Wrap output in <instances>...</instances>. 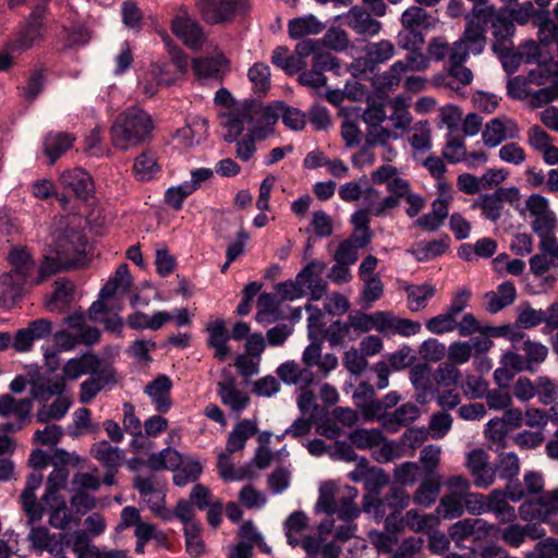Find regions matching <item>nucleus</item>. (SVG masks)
I'll return each instance as SVG.
<instances>
[{
    "label": "nucleus",
    "instance_id": "c756f323",
    "mask_svg": "<svg viewBox=\"0 0 558 558\" xmlns=\"http://www.w3.org/2000/svg\"><path fill=\"white\" fill-rule=\"evenodd\" d=\"M63 534H50L49 530L43 526H33L27 536L33 548L40 553L47 550L51 554L62 549Z\"/></svg>",
    "mask_w": 558,
    "mask_h": 558
},
{
    "label": "nucleus",
    "instance_id": "0eeeda50",
    "mask_svg": "<svg viewBox=\"0 0 558 558\" xmlns=\"http://www.w3.org/2000/svg\"><path fill=\"white\" fill-rule=\"evenodd\" d=\"M244 117L247 119L250 125V133L257 136L258 140H264L270 132L271 126L278 121V102L264 106L257 101L245 102L242 106Z\"/></svg>",
    "mask_w": 558,
    "mask_h": 558
},
{
    "label": "nucleus",
    "instance_id": "680f3d73",
    "mask_svg": "<svg viewBox=\"0 0 558 558\" xmlns=\"http://www.w3.org/2000/svg\"><path fill=\"white\" fill-rule=\"evenodd\" d=\"M440 492V483L437 478L423 481L413 495V501L423 507H430Z\"/></svg>",
    "mask_w": 558,
    "mask_h": 558
},
{
    "label": "nucleus",
    "instance_id": "20e7f679",
    "mask_svg": "<svg viewBox=\"0 0 558 558\" xmlns=\"http://www.w3.org/2000/svg\"><path fill=\"white\" fill-rule=\"evenodd\" d=\"M357 495L359 492L353 486L345 485L336 494L333 486L326 484L319 489L316 508L328 515L337 514L340 520H351L360 514L354 502Z\"/></svg>",
    "mask_w": 558,
    "mask_h": 558
},
{
    "label": "nucleus",
    "instance_id": "e433bc0d",
    "mask_svg": "<svg viewBox=\"0 0 558 558\" xmlns=\"http://www.w3.org/2000/svg\"><path fill=\"white\" fill-rule=\"evenodd\" d=\"M364 50V65L371 71L374 70L375 65L390 60L396 52L393 44L387 39L377 43H368Z\"/></svg>",
    "mask_w": 558,
    "mask_h": 558
},
{
    "label": "nucleus",
    "instance_id": "4468645a",
    "mask_svg": "<svg viewBox=\"0 0 558 558\" xmlns=\"http://www.w3.org/2000/svg\"><path fill=\"white\" fill-rule=\"evenodd\" d=\"M28 384L31 386V396L43 402L50 398L66 392V384L63 376L45 375L36 372L29 374Z\"/></svg>",
    "mask_w": 558,
    "mask_h": 558
},
{
    "label": "nucleus",
    "instance_id": "4be33fe9",
    "mask_svg": "<svg viewBox=\"0 0 558 558\" xmlns=\"http://www.w3.org/2000/svg\"><path fill=\"white\" fill-rule=\"evenodd\" d=\"M28 278L4 272L0 278V306L10 310L24 293Z\"/></svg>",
    "mask_w": 558,
    "mask_h": 558
},
{
    "label": "nucleus",
    "instance_id": "9d476101",
    "mask_svg": "<svg viewBox=\"0 0 558 558\" xmlns=\"http://www.w3.org/2000/svg\"><path fill=\"white\" fill-rule=\"evenodd\" d=\"M410 495L399 485H392L384 498H373L364 500V511L373 513L377 520H383L387 509L390 512H401L410 504Z\"/></svg>",
    "mask_w": 558,
    "mask_h": 558
},
{
    "label": "nucleus",
    "instance_id": "bb28decb",
    "mask_svg": "<svg viewBox=\"0 0 558 558\" xmlns=\"http://www.w3.org/2000/svg\"><path fill=\"white\" fill-rule=\"evenodd\" d=\"M425 66L426 61L423 56H415L414 52H412L407 57V61H396L390 69L383 74V85L387 87L398 85L401 81L402 74L409 70H423Z\"/></svg>",
    "mask_w": 558,
    "mask_h": 558
},
{
    "label": "nucleus",
    "instance_id": "f03ea898",
    "mask_svg": "<svg viewBox=\"0 0 558 558\" xmlns=\"http://www.w3.org/2000/svg\"><path fill=\"white\" fill-rule=\"evenodd\" d=\"M154 121L145 110L131 107L117 117L111 125V141L116 148L128 150L151 140Z\"/></svg>",
    "mask_w": 558,
    "mask_h": 558
},
{
    "label": "nucleus",
    "instance_id": "473e14b6",
    "mask_svg": "<svg viewBox=\"0 0 558 558\" xmlns=\"http://www.w3.org/2000/svg\"><path fill=\"white\" fill-rule=\"evenodd\" d=\"M420 415V409L414 403H404L392 413L383 417V426L391 433L399 430L401 426H408Z\"/></svg>",
    "mask_w": 558,
    "mask_h": 558
},
{
    "label": "nucleus",
    "instance_id": "412c9836",
    "mask_svg": "<svg viewBox=\"0 0 558 558\" xmlns=\"http://www.w3.org/2000/svg\"><path fill=\"white\" fill-rule=\"evenodd\" d=\"M229 68V60L218 53L214 57L196 58L192 62V69L199 78H213L221 81Z\"/></svg>",
    "mask_w": 558,
    "mask_h": 558
},
{
    "label": "nucleus",
    "instance_id": "79ce46f5",
    "mask_svg": "<svg viewBox=\"0 0 558 558\" xmlns=\"http://www.w3.org/2000/svg\"><path fill=\"white\" fill-rule=\"evenodd\" d=\"M279 378L289 385H305L308 386L313 383V373L307 368H301L300 365L293 361L282 363L277 368Z\"/></svg>",
    "mask_w": 558,
    "mask_h": 558
},
{
    "label": "nucleus",
    "instance_id": "2eb2a0df",
    "mask_svg": "<svg viewBox=\"0 0 558 558\" xmlns=\"http://www.w3.org/2000/svg\"><path fill=\"white\" fill-rule=\"evenodd\" d=\"M519 133L520 129L515 121L507 118H494L485 125L482 138L487 147H496L508 138H517Z\"/></svg>",
    "mask_w": 558,
    "mask_h": 558
},
{
    "label": "nucleus",
    "instance_id": "7ed1b4c3",
    "mask_svg": "<svg viewBox=\"0 0 558 558\" xmlns=\"http://www.w3.org/2000/svg\"><path fill=\"white\" fill-rule=\"evenodd\" d=\"M402 29L398 34L399 45L415 52L424 45L425 31L434 28L436 20L425 9L417 5L408 8L401 15Z\"/></svg>",
    "mask_w": 558,
    "mask_h": 558
},
{
    "label": "nucleus",
    "instance_id": "ddd939ff",
    "mask_svg": "<svg viewBox=\"0 0 558 558\" xmlns=\"http://www.w3.org/2000/svg\"><path fill=\"white\" fill-rule=\"evenodd\" d=\"M492 17L493 15L471 13L465 15V29L459 40L463 41L474 54H480L484 50L487 26Z\"/></svg>",
    "mask_w": 558,
    "mask_h": 558
},
{
    "label": "nucleus",
    "instance_id": "13d9d810",
    "mask_svg": "<svg viewBox=\"0 0 558 558\" xmlns=\"http://www.w3.org/2000/svg\"><path fill=\"white\" fill-rule=\"evenodd\" d=\"M349 438L359 449H369L379 446L385 440L381 430L378 428H359L353 430Z\"/></svg>",
    "mask_w": 558,
    "mask_h": 558
},
{
    "label": "nucleus",
    "instance_id": "774afa93",
    "mask_svg": "<svg viewBox=\"0 0 558 558\" xmlns=\"http://www.w3.org/2000/svg\"><path fill=\"white\" fill-rule=\"evenodd\" d=\"M410 380L414 388L420 391L417 400L424 399L432 389L430 374L426 365H416L410 371Z\"/></svg>",
    "mask_w": 558,
    "mask_h": 558
},
{
    "label": "nucleus",
    "instance_id": "5fc2aeb1",
    "mask_svg": "<svg viewBox=\"0 0 558 558\" xmlns=\"http://www.w3.org/2000/svg\"><path fill=\"white\" fill-rule=\"evenodd\" d=\"M71 547L77 558H99L101 550L92 544L86 531H75L71 536Z\"/></svg>",
    "mask_w": 558,
    "mask_h": 558
},
{
    "label": "nucleus",
    "instance_id": "4c0bfd02",
    "mask_svg": "<svg viewBox=\"0 0 558 558\" xmlns=\"http://www.w3.org/2000/svg\"><path fill=\"white\" fill-rule=\"evenodd\" d=\"M74 137L65 132H50L44 140V151L50 163H54L73 145Z\"/></svg>",
    "mask_w": 558,
    "mask_h": 558
},
{
    "label": "nucleus",
    "instance_id": "aec40b11",
    "mask_svg": "<svg viewBox=\"0 0 558 558\" xmlns=\"http://www.w3.org/2000/svg\"><path fill=\"white\" fill-rule=\"evenodd\" d=\"M171 388L172 381L167 375H159L145 386L144 392L150 398L158 413H167L170 410L172 405Z\"/></svg>",
    "mask_w": 558,
    "mask_h": 558
},
{
    "label": "nucleus",
    "instance_id": "7c9ffc66",
    "mask_svg": "<svg viewBox=\"0 0 558 558\" xmlns=\"http://www.w3.org/2000/svg\"><path fill=\"white\" fill-rule=\"evenodd\" d=\"M98 355L94 353H84L77 357H72L65 362L62 372L64 379L76 380L83 375L92 374L96 371Z\"/></svg>",
    "mask_w": 558,
    "mask_h": 558
},
{
    "label": "nucleus",
    "instance_id": "6e6552de",
    "mask_svg": "<svg viewBox=\"0 0 558 558\" xmlns=\"http://www.w3.org/2000/svg\"><path fill=\"white\" fill-rule=\"evenodd\" d=\"M519 199L520 191L518 187H498L492 194L480 195V197L473 202L472 208L481 209L485 219L496 222L501 217L504 203L508 202L513 204Z\"/></svg>",
    "mask_w": 558,
    "mask_h": 558
},
{
    "label": "nucleus",
    "instance_id": "c03bdc74",
    "mask_svg": "<svg viewBox=\"0 0 558 558\" xmlns=\"http://www.w3.org/2000/svg\"><path fill=\"white\" fill-rule=\"evenodd\" d=\"M280 300L277 294L262 293L258 296L256 320L260 324H271L280 318Z\"/></svg>",
    "mask_w": 558,
    "mask_h": 558
},
{
    "label": "nucleus",
    "instance_id": "f8f14e48",
    "mask_svg": "<svg viewBox=\"0 0 558 558\" xmlns=\"http://www.w3.org/2000/svg\"><path fill=\"white\" fill-rule=\"evenodd\" d=\"M195 5L207 24L218 25L233 20L239 2L238 0H196Z\"/></svg>",
    "mask_w": 558,
    "mask_h": 558
},
{
    "label": "nucleus",
    "instance_id": "5701e85b",
    "mask_svg": "<svg viewBox=\"0 0 558 558\" xmlns=\"http://www.w3.org/2000/svg\"><path fill=\"white\" fill-rule=\"evenodd\" d=\"M218 396L221 402L239 416V414L248 407L250 397L246 392L236 388L233 378L218 383Z\"/></svg>",
    "mask_w": 558,
    "mask_h": 558
},
{
    "label": "nucleus",
    "instance_id": "8fccbe9b",
    "mask_svg": "<svg viewBox=\"0 0 558 558\" xmlns=\"http://www.w3.org/2000/svg\"><path fill=\"white\" fill-rule=\"evenodd\" d=\"M11 265L9 274L19 275L25 278H29L32 271L35 268V262L25 248H13L8 256Z\"/></svg>",
    "mask_w": 558,
    "mask_h": 558
},
{
    "label": "nucleus",
    "instance_id": "bf43d9fd",
    "mask_svg": "<svg viewBox=\"0 0 558 558\" xmlns=\"http://www.w3.org/2000/svg\"><path fill=\"white\" fill-rule=\"evenodd\" d=\"M50 508L49 523L54 529L64 530L71 521L72 514L63 497L51 499L45 504Z\"/></svg>",
    "mask_w": 558,
    "mask_h": 558
},
{
    "label": "nucleus",
    "instance_id": "2f4dec72",
    "mask_svg": "<svg viewBox=\"0 0 558 558\" xmlns=\"http://www.w3.org/2000/svg\"><path fill=\"white\" fill-rule=\"evenodd\" d=\"M161 168L158 163L157 154L153 149L143 150L133 163V174L138 181H150L159 172Z\"/></svg>",
    "mask_w": 558,
    "mask_h": 558
},
{
    "label": "nucleus",
    "instance_id": "72a5a7b5",
    "mask_svg": "<svg viewBox=\"0 0 558 558\" xmlns=\"http://www.w3.org/2000/svg\"><path fill=\"white\" fill-rule=\"evenodd\" d=\"M324 28L325 24L313 14L294 17L288 23V33L292 39H302L308 35L320 34Z\"/></svg>",
    "mask_w": 558,
    "mask_h": 558
},
{
    "label": "nucleus",
    "instance_id": "f257e3e1",
    "mask_svg": "<svg viewBox=\"0 0 558 558\" xmlns=\"http://www.w3.org/2000/svg\"><path fill=\"white\" fill-rule=\"evenodd\" d=\"M53 244L51 252L45 256L39 275L34 281L40 283L51 275L83 265L86 251L85 234L77 228L70 227L64 218L59 220V228L51 233Z\"/></svg>",
    "mask_w": 558,
    "mask_h": 558
},
{
    "label": "nucleus",
    "instance_id": "a878e982",
    "mask_svg": "<svg viewBox=\"0 0 558 558\" xmlns=\"http://www.w3.org/2000/svg\"><path fill=\"white\" fill-rule=\"evenodd\" d=\"M347 23L350 28L360 35L375 36L381 28V23L361 7H353L347 13Z\"/></svg>",
    "mask_w": 558,
    "mask_h": 558
},
{
    "label": "nucleus",
    "instance_id": "a211bd4d",
    "mask_svg": "<svg viewBox=\"0 0 558 558\" xmlns=\"http://www.w3.org/2000/svg\"><path fill=\"white\" fill-rule=\"evenodd\" d=\"M493 28V51L499 57L505 58L509 56L513 49L512 36L515 31L513 22L506 16H494L490 22Z\"/></svg>",
    "mask_w": 558,
    "mask_h": 558
},
{
    "label": "nucleus",
    "instance_id": "338daca9",
    "mask_svg": "<svg viewBox=\"0 0 558 558\" xmlns=\"http://www.w3.org/2000/svg\"><path fill=\"white\" fill-rule=\"evenodd\" d=\"M495 469V476L501 480L517 477L520 472L518 456L513 452L501 453Z\"/></svg>",
    "mask_w": 558,
    "mask_h": 558
},
{
    "label": "nucleus",
    "instance_id": "de8ad7c7",
    "mask_svg": "<svg viewBox=\"0 0 558 558\" xmlns=\"http://www.w3.org/2000/svg\"><path fill=\"white\" fill-rule=\"evenodd\" d=\"M307 515L303 511L292 512L284 522L286 537L289 545L296 547L301 543V535L307 529Z\"/></svg>",
    "mask_w": 558,
    "mask_h": 558
},
{
    "label": "nucleus",
    "instance_id": "69168bd1",
    "mask_svg": "<svg viewBox=\"0 0 558 558\" xmlns=\"http://www.w3.org/2000/svg\"><path fill=\"white\" fill-rule=\"evenodd\" d=\"M202 525L190 524L183 527L186 551L192 557H199L205 551V544L201 536Z\"/></svg>",
    "mask_w": 558,
    "mask_h": 558
},
{
    "label": "nucleus",
    "instance_id": "423d86ee",
    "mask_svg": "<svg viewBox=\"0 0 558 558\" xmlns=\"http://www.w3.org/2000/svg\"><path fill=\"white\" fill-rule=\"evenodd\" d=\"M47 4L38 3L34 7L28 17L20 26L15 39L12 41V49L25 51L31 49L45 35V19Z\"/></svg>",
    "mask_w": 558,
    "mask_h": 558
},
{
    "label": "nucleus",
    "instance_id": "ea45409f",
    "mask_svg": "<svg viewBox=\"0 0 558 558\" xmlns=\"http://www.w3.org/2000/svg\"><path fill=\"white\" fill-rule=\"evenodd\" d=\"M132 283L128 264H121L116 269L112 278L101 288L99 296L101 299H110L117 293H125Z\"/></svg>",
    "mask_w": 558,
    "mask_h": 558
},
{
    "label": "nucleus",
    "instance_id": "f704fd0d",
    "mask_svg": "<svg viewBox=\"0 0 558 558\" xmlns=\"http://www.w3.org/2000/svg\"><path fill=\"white\" fill-rule=\"evenodd\" d=\"M257 424L252 420H242L236 423L228 436L226 450L228 452H236L244 449L247 439L253 437L256 433Z\"/></svg>",
    "mask_w": 558,
    "mask_h": 558
},
{
    "label": "nucleus",
    "instance_id": "052dcab7",
    "mask_svg": "<svg viewBox=\"0 0 558 558\" xmlns=\"http://www.w3.org/2000/svg\"><path fill=\"white\" fill-rule=\"evenodd\" d=\"M405 525L413 532L420 533L439 524L435 513L422 514L416 509L407 511L404 515Z\"/></svg>",
    "mask_w": 558,
    "mask_h": 558
},
{
    "label": "nucleus",
    "instance_id": "39448f33",
    "mask_svg": "<svg viewBox=\"0 0 558 558\" xmlns=\"http://www.w3.org/2000/svg\"><path fill=\"white\" fill-rule=\"evenodd\" d=\"M525 208L530 216L533 217L531 227L533 232L539 238V247L553 246L558 219L556 214L549 208L548 201L541 194H532L525 201Z\"/></svg>",
    "mask_w": 558,
    "mask_h": 558
},
{
    "label": "nucleus",
    "instance_id": "603ef678",
    "mask_svg": "<svg viewBox=\"0 0 558 558\" xmlns=\"http://www.w3.org/2000/svg\"><path fill=\"white\" fill-rule=\"evenodd\" d=\"M54 284V292L47 306L51 312H62L73 300L74 284L71 281L63 279L57 280Z\"/></svg>",
    "mask_w": 558,
    "mask_h": 558
},
{
    "label": "nucleus",
    "instance_id": "37998d69",
    "mask_svg": "<svg viewBox=\"0 0 558 558\" xmlns=\"http://www.w3.org/2000/svg\"><path fill=\"white\" fill-rule=\"evenodd\" d=\"M33 402L31 399H15L5 393L0 396V416L8 417L15 415L19 421H25L32 411Z\"/></svg>",
    "mask_w": 558,
    "mask_h": 558
},
{
    "label": "nucleus",
    "instance_id": "58836bf2",
    "mask_svg": "<svg viewBox=\"0 0 558 558\" xmlns=\"http://www.w3.org/2000/svg\"><path fill=\"white\" fill-rule=\"evenodd\" d=\"M209 332L208 345L214 349L215 357L225 361L229 355L228 331L222 319H217L207 327Z\"/></svg>",
    "mask_w": 558,
    "mask_h": 558
},
{
    "label": "nucleus",
    "instance_id": "a19ab883",
    "mask_svg": "<svg viewBox=\"0 0 558 558\" xmlns=\"http://www.w3.org/2000/svg\"><path fill=\"white\" fill-rule=\"evenodd\" d=\"M182 456L181 453L172 448L167 447L160 450L157 453H151L148 459L143 462L146 466H148L153 471L159 470H175V468L182 464Z\"/></svg>",
    "mask_w": 558,
    "mask_h": 558
},
{
    "label": "nucleus",
    "instance_id": "cd10ccee",
    "mask_svg": "<svg viewBox=\"0 0 558 558\" xmlns=\"http://www.w3.org/2000/svg\"><path fill=\"white\" fill-rule=\"evenodd\" d=\"M90 453L105 469H119L125 459L124 451L107 440L95 442Z\"/></svg>",
    "mask_w": 558,
    "mask_h": 558
},
{
    "label": "nucleus",
    "instance_id": "864d4df0",
    "mask_svg": "<svg viewBox=\"0 0 558 558\" xmlns=\"http://www.w3.org/2000/svg\"><path fill=\"white\" fill-rule=\"evenodd\" d=\"M253 92L258 96H265L270 88V69L266 63H254L247 72Z\"/></svg>",
    "mask_w": 558,
    "mask_h": 558
},
{
    "label": "nucleus",
    "instance_id": "b1692460",
    "mask_svg": "<svg viewBox=\"0 0 558 558\" xmlns=\"http://www.w3.org/2000/svg\"><path fill=\"white\" fill-rule=\"evenodd\" d=\"M495 527V524L488 523L483 519H463L453 523L449 527L448 533L449 537L459 544L476 533L487 535L494 531Z\"/></svg>",
    "mask_w": 558,
    "mask_h": 558
},
{
    "label": "nucleus",
    "instance_id": "e2e57ef3",
    "mask_svg": "<svg viewBox=\"0 0 558 558\" xmlns=\"http://www.w3.org/2000/svg\"><path fill=\"white\" fill-rule=\"evenodd\" d=\"M320 40V47H326L336 52H342L347 50L349 47V35L348 33L340 28L332 26L330 27L324 35Z\"/></svg>",
    "mask_w": 558,
    "mask_h": 558
},
{
    "label": "nucleus",
    "instance_id": "3c124183",
    "mask_svg": "<svg viewBox=\"0 0 558 558\" xmlns=\"http://www.w3.org/2000/svg\"><path fill=\"white\" fill-rule=\"evenodd\" d=\"M405 292L409 310L418 312L427 306V301L435 295L436 289L432 284L409 286Z\"/></svg>",
    "mask_w": 558,
    "mask_h": 558
},
{
    "label": "nucleus",
    "instance_id": "6e6d98bb",
    "mask_svg": "<svg viewBox=\"0 0 558 558\" xmlns=\"http://www.w3.org/2000/svg\"><path fill=\"white\" fill-rule=\"evenodd\" d=\"M69 471L64 466L54 468L49 474L46 484V492L43 496V502L49 504L51 499L61 497L59 490L64 488L68 482Z\"/></svg>",
    "mask_w": 558,
    "mask_h": 558
},
{
    "label": "nucleus",
    "instance_id": "4d7b16f0",
    "mask_svg": "<svg viewBox=\"0 0 558 558\" xmlns=\"http://www.w3.org/2000/svg\"><path fill=\"white\" fill-rule=\"evenodd\" d=\"M463 512V498L448 494L440 498L435 514L437 515L438 520L440 518L445 520H451L461 517Z\"/></svg>",
    "mask_w": 558,
    "mask_h": 558
},
{
    "label": "nucleus",
    "instance_id": "1a4fd4ad",
    "mask_svg": "<svg viewBox=\"0 0 558 558\" xmlns=\"http://www.w3.org/2000/svg\"><path fill=\"white\" fill-rule=\"evenodd\" d=\"M171 31L186 47L193 50H199L206 39L201 24L183 7L178 10L171 21Z\"/></svg>",
    "mask_w": 558,
    "mask_h": 558
},
{
    "label": "nucleus",
    "instance_id": "09e8293b",
    "mask_svg": "<svg viewBox=\"0 0 558 558\" xmlns=\"http://www.w3.org/2000/svg\"><path fill=\"white\" fill-rule=\"evenodd\" d=\"M367 244H361V239L357 234H351L349 239L339 243L333 259L336 263L353 265L359 258V250L365 247Z\"/></svg>",
    "mask_w": 558,
    "mask_h": 558
},
{
    "label": "nucleus",
    "instance_id": "0e129e2a",
    "mask_svg": "<svg viewBox=\"0 0 558 558\" xmlns=\"http://www.w3.org/2000/svg\"><path fill=\"white\" fill-rule=\"evenodd\" d=\"M202 473V465L196 460L182 461V464L174 470L173 483L177 486H185L195 482Z\"/></svg>",
    "mask_w": 558,
    "mask_h": 558
},
{
    "label": "nucleus",
    "instance_id": "393cba45",
    "mask_svg": "<svg viewBox=\"0 0 558 558\" xmlns=\"http://www.w3.org/2000/svg\"><path fill=\"white\" fill-rule=\"evenodd\" d=\"M517 298V289L510 281H505L496 291H489L484 295V307L490 314H496L511 305Z\"/></svg>",
    "mask_w": 558,
    "mask_h": 558
},
{
    "label": "nucleus",
    "instance_id": "49530a36",
    "mask_svg": "<svg viewBox=\"0 0 558 558\" xmlns=\"http://www.w3.org/2000/svg\"><path fill=\"white\" fill-rule=\"evenodd\" d=\"M376 203L377 202H369L365 208L356 210L351 216V223L354 227L352 234H357V238L361 239V244H369L372 242L374 234L369 228V216H374L371 208L376 205Z\"/></svg>",
    "mask_w": 558,
    "mask_h": 558
},
{
    "label": "nucleus",
    "instance_id": "6ab92c4d",
    "mask_svg": "<svg viewBox=\"0 0 558 558\" xmlns=\"http://www.w3.org/2000/svg\"><path fill=\"white\" fill-rule=\"evenodd\" d=\"M60 183L64 189L72 191L77 198L83 201H87L94 192L93 179L82 168L63 171L60 175Z\"/></svg>",
    "mask_w": 558,
    "mask_h": 558
},
{
    "label": "nucleus",
    "instance_id": "a18cd8bd",
    "mask_svg": "<svg viewBox=\"0 0 558 558\" xmlns=\"http://www.w3.org/2000/svg\"><path fill=\"white\" fill-rule=\"evenodd\" d=\"M449 242L450 239L448 235H445L439 240L422 241L416 243L411 253L418 262L434 259L446 253L449 248Z\"/></svg>",
    "mask_w": 558,
    "mask_h": 558
},
{
    "label": "nucleus",
    "instance_id": "dca6fc26",
    "mask_svg": "<svg viewBox=\"0 0 558 558\" xmlns=\"http://www.w3.org/2000/svg\"><path fill=\"white\" fill-rule=\"evenodd\" d=\"M387 191L389 194L371 208L375 217H383L388 210L399 207L412 189L408 180L397 177L388 182Z\"/></svg>",
    "mask_w": 558,
    "mask_h": 558
},
{
    "label": "nucleus",
    "instance_id": "9b49d317",
    "mask_svg": "<svg viewBox=\"0 0 558 558\" xmlns=\"http://www.w3.org/2000/svg\"><path fill=\"white\" fill-rule=\"evenodd\" d=\"M134 488L138 492L144 502L148 505L150 511L159 518L169 519V512L166 509V488L154 477L135 476L133 481Z\"/></svg>",
    "mask_w": 558,
    "mask_h": 558
},
{
    "label": "nucleus",
    "instance_id": "c85d7f7f",
    "mask_svg": "<svg viewBox=\"0 0 558 558\" xmlns=\"http://www.w3.org/2000/svg\"><path fill=\"white\" fill-rule=\"evenodd\" d=\"M487 512L495 514L501 524L512 523L517 519V511L508 502L506 494L500 489H494L488 494Z\"/></svg>",
    "mask_w": 558,
    "mask_h": 558
},
{
    "label": "nucleus",
    "instance_id": "c9c22d12",
    "mask_svg": "<svg viewBox=\"0 0 558 558\" xmlns=\"http://www.w3.org/2000/svg\"><path fill=\"white\" fill-rule=\"evenodd\" d=\"M72 403L70 395L65 392L58 395L51 404H44L38 408L36 418L39 423H48L51 420L60 421L66 415Z\"/></svg>",
    "mask_w": 558,
    "mask_h": 558
},
{
    "label": "nucleus",
    "instance_id": "f3484780",
    "mask_svg": "<svg viewBox=\"0 0 558 558\" xmlns=\"http://www.w3.org/2000/svg\"><path fill=\"white\" fill-rule=\"evenodd\" d=\"M466 466L470 470L474 484L481 488H487L495 481V469L490 466L488 454L483 449L472 450L466 458Z\"/></svg>",
    "mask_w": 558,
    "mask_h": 558
}]
</instances>
